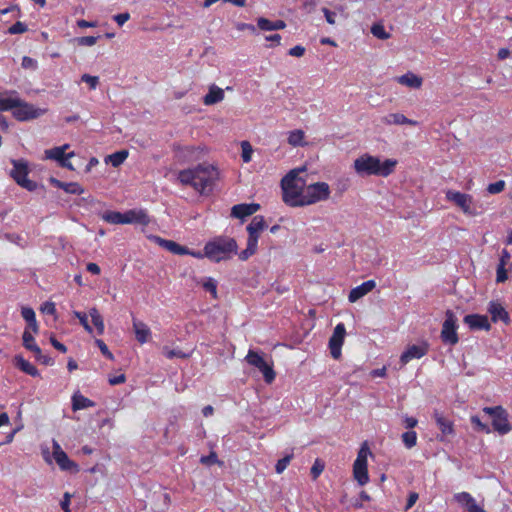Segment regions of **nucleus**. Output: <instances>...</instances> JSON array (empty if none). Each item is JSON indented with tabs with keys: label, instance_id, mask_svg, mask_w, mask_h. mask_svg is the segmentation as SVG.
I'll list each match as a JSON object with an SVG mask.
<instances>
[{
	"label": "nucleus",
	"instance_id": "60",
	"mask_svg": "<svg viewBox=\"0 0 512 512\" xmlns=\"http://www.w3.org/2000/svg\"><path fill=\"white\" fill-rule=\"evenodd\" d=\"M50 342H51L52 346L55 349H57L58 351H60L61 353L67 352V347L63 343L59 342L56 338L51 337Z\"/></svg>",
	"mask_w": 512,
	"mask_h": 512
},
{
	"label": "nucleus",
	"instance_id": "9",
	"mask_svg": "<svg viewBox=\"0 0 512 512\" xmlns=\"http://www.w3.org/2000/svg\"><path fill=\"white\" fill-rule=\"evenodd\" d=\"M19 106L12 111L13 117L20 122L37 119L47 112V109L37 108L33 104L18 98Z\"/></svg>",
	"mask_w": 512,
	"mask_h": 512
},
{
	"label": "nucleus",
	"instance_id": "21",
	"mask_svg": "<svg viewBox=\"0 0 512 512\" xmlns=\"http://www.w3.org/2000/svg\"><path fill=\"white\" fill-rule=\"evenodd\" d=\"M204 255L210 260L219 262L224 259V244L209 242L204 247Z\"/></svg>",
	"mask_w": 512,
	"mask_h": 512
},
{
	"label": "nucleus",
	"instance_id": "4",
	"mask_svg": "<svg viewBox=\"0 0 512 512\" xmlns=\"http://www.w3.org/2000/svg\"><path fill=\"white\" fill-rule=\"evenodd\" d=\"M267 228V223L263 216L258 215L253 217L247 226L248 239L246 248L239 253V258L242 261L247 260L250 256L254 255L257 251L258 239L261 233Z\"/></svg>",
	"mask_w": 512,
	"mask_h": 512
},
{
	"label": "nucleus",
	"instance_id": "48",
	"mask_svg": "<svg viewBox=\"0 0 512 512\" xmlns=\"http://www.w3.org/2000/svg\"><path fill=\"white\" fill-rule=\"evenodd\" d=\"M21 315L23 319L27 322V324L34 322V320H36L35 312L31 307H22Z\"/></svg>",
	"mask_w": 512,
	"mask_h": 512
},
{
	"label": "nucleus",
	"instance_id": "27",
	"mask_svg": "<svg viewBox=\"0 0 512 512\" xmlns=\"http://www.w3.org/2000/svg\"><path fill=\"white\" fill-rule=\"evenodd\" d=\"M133 330L135 332V337L140 344L148 342L151 336V331L144 322L134 319Z\"/></svg>",
	"mask_w": 512,
	"mask_h": 512
},
{
	"label": "nucleus",
	"instance_id": "44",
	"mask_svg": "<svg viewBox=\"0 0 512 512\" xmlns=\"http://www.w3.org/2000/svg\"><path fill=\"white\" fill-rule=\"evenodd\" d=\"M73 314L79 320L80 324L83 326V328L87 332H89V333L93 332V329L88 322L87 315L84 312L74 311Z\"/></svg>",
	"mask_w": 512,
	"mask_h": 512
},
{
	"label": "nucleus",
	"instance_id": "45",
	"mask_svg": "<svg viewBox=\"0 0 512 512\" xmlns=\"http://www.w3.org/2000/svg\"><path fill=\"white\" fill-rule=\"evenodd\" d=\"M506 183L504 180H499L495 183H491L487 186V191L490 194L501 193L505 189Z\"/></svg>",
	"mask_w": 512,
	"mask_h": 512
},
{
	"label": "nucleus",
	"instance_id": "51",
	"mask_svg": "<svg viewBox=\"0 0 512 512\" xmlns=\"http://www.w3.org/2000/svg\"><path fill=\"white\" fill-rule=\"evenodd\" d=\"M237 243L234 239L226 241V258L237 254Z\"/></svg>",
	"mask_w": 512,
	"mask_h": 512
},
{
	"label": "nucleus",
	"instance_id": "56",
	"mask_svg": "<svg viewBox=\"0 0 512 512\" xmlns=\"http://www.w3.org/2000/svg\"><path fill=\"white\" fill-rule=\"evenodd\" d=\"M257 25L258 27L261 29V30H264V31H273V22L266 19V18H259L257 20Z\"/></svg>",
	"mask_w": 512,
	"mask_h": 512
},
{
	"label": "nucleus",
	"instance_id": "33",
	"mask_svg": "<svg viewBox=\"0 0 512 512\" xmlns=\"http://www.w3.org/2000/svg\"><path fill=\"white\" fill-rule=\"evenodd\" d=\"M224 97V91L217 87L211 86L209 92L204 96L203 102L205 105H212L217 102H220Z\"/></svg>",
	"mask_w": 512,
	"mask_h": 512
},
{
	"label": "nucleus",
	"instance_id": "42",
	"mask_svg": "<svg viewBox=\"0 0 512 512\" xmlns=\"http://www.w3.org/2000/svg\"><path fill=\"white\" fill-rule=\"evenodd\" d=\"M203 288L209 292L213 298H217V282L213 278H207L203 282Z\"/></svg>",
	"mask_w": 512,
	"mask_h": 512
},
{
	"label": "nucleus",
	"instance_id": "43",
	"mask_svg": "<svg viewBox=\"0 0 512 512\" xmlns=\"http://www.w3.org/2000/svg\"><path fill=\"white\" fill-rule=\"evenodd\" d=\"M293 458V454L286 455L282 459H279L275 465V470L278 474H281L284 472V470L289 465L290 461Z\"/></svg>",
	"mask_w": 512,
	"mask_h": 512
},
{
	"label": "nucleus",
	"instance_id": "1",
	"mask_svg": "<svg viewBox=\"0 0 512 512\" xmlns=\"http://www.w3.org/2000/svg\"><path fill=\"white\" fill-rule=\"evenodd\" d=\"M218 175V170L212 164L202 163L194 168L179 171L177 179L183 186H191L200 194H208Z\"/></svg>",
	"mask_w": 512,
	"mask_h": 512
},
{
	"label": "nucleus",
	"instance_id": "20",
	"mask_svg": "<svg viewBox=\"0 0 512 512\" xmlns=\"http://www.w3.org/2000/svg\"><path fill=\"white\" fill-rule=\"evenodd\" d=\"M260 209V205L256 203L238 204L232 207L231 216L239 219H244L253 215Z\"/></svg>",
	"mask_w": 512,
	"mask_h": 512
},
{
	"label": "nucleus",
	"instance_id": "8",
	"mask_svg": "<svg viewBox=\"0 0 512 512\" xmlns=\"http://www.w3.org/2000/svg\"><path fill=\"white\" fill-rule=\"evenodd\" d=\"M245 359L249 365L256 367L263 374L266 383L270 384L274 381L276 373L273 370V364L268 363L261 354L250 350Z\"/></svg>",
	"mask_w": 512,
	"mask_h": 512
},
{
	"label": "nucleus",
	"instance_id": "39",
	"mask_svg": "<svg viewBox=\"0 0 512 512\" xmlns=\"http://www.w3.org/2000/svg\"><path fill=\"white\" fill-rule=\"evenodd\" d=\"M371 33L378 39L386 40V39L390 38V34L388 32H386V30L382 24H374L371 27Z\"/></svg>",
	"mask_w": 512,
	"mask_h": 512
},
{
	"label": "nucleus",
	"instance_id": "41",
	"mask_svg": "<svg viewBox=\"0 0 512 512\" xmlns=\"http://www.w3.org/2000/svg\"><path fill=\"white\" fill-rule=\"evenodd\" d=\"M241 149H242V159L245 163H248L251 161L253 148L251 144L248 141H242L241 142Z\"/></svg>",
	"mask_w": 512,
	"mask_h": 512
},
{
	"label": "nucleus",
	"instance_id": "18",
	"mask_svg": "<svg viewBox=\"0 0 512 512\" xmlns=\"http://www.w3.org/2000/svg\"><path fill=\"white\" fill-rule=\"evenodd\" d=\"M488 312L491 315V319L493 322L502 321L505 324H509L510 317L508 312L505 310V308L502 306L501 303L497 301H491L487 308Z\"/></svg>",
	"mask_w": 512,
	"mask_h": 512
},
{
	"label": "nucleus",
	"instance_id": "3",
	"mask_svg": "<svg viewBox=\"0 0 512 512\" xmlns=\"http://www.w3.org/2000/svg\"><path fill=\"white\" fill-rule=\"evenodd\" d=\"M305 170V167L292 169L281 179L282 200L290 207H302L306 180L300 173Z\"/></svg>",
	"mask_w": 512,
	"mask_h": 512
},
{
	"label": "nucleus",
	"instance_id": "25",
	"mask_svg": "<svg viewBox=\"0 0 512 512\" xmlns=\"http://www.w3.org/2000/svg\"><path fill=\"white\" fill-rule=\"evenodd\" d=\"M382 122L386 125H411L416 126L418 122L415 120L408 119L402 113H391L382 118Z\"/></svg>",
	"mask_w": 512,
	"mask_h": 512
},
{
	"label": "nucleus",
	"instance_id": "11",
	"mask_svg": "<svg viewBox=\"0 0 512 512\" xmlns=\"http://www.w3.org/2000/svg\"><path fill=\"white\" fill-rule=\"evenodd\" d=\"M446 199L460 208L464 214L475 215L472 209L473 198L471 195L455 190L445 192Z\"/></svg>",
	"mask_w": 512,
	"mask_h": 512
},
{
	"label": "nucleus",
	"instance_id": "19",
	"mask_svg": "<svg viewBox=\"0 0 512 512\" xmlns=\"http://www.w3.org/2000/svg\"><path fill=\"white\" fill-rule=\"evenodd\" d=\"M376 286L374 280H368L363 282L361 285L353 288L348 296V299L351 303H354L371 292Z\"/></svg>",
	"mask_w": 512,
	"mask_h": 512
},
{
	"label": "nucleus",
	"instance_id": "13",
	"mask_svg": "<svg viewBox=\"0 0 512 512\" xmlns=\"http://www.w3.org/2000/svg\"><path fill=\"white\" fill-rule=\"evenodd\" d=\"M346 336V329L343 323H339L334 328L333 334L329 339V349L331 356L334 359H339L341 357V348L344 343V339Z\"/></svg>",
	"mask_w": 512,
	"mask_h": 512
},
{
	"label": "nucleus",
	"instance_id": "37",
	"mask_svg": "<svg viewBox=\"0 0 512 512\" xmlns=\"http://www.w3.org/2000/svg\"><path fill=\"white\" fill-rule=\"evenodd\" d=\"M127 157L128 151L120 150L111 155H108V157L106 158V162L111 163L113 167H118L127 159Z\"/></svg>",
	"mask_w": 512,
	"mask_h": 512
},
{
	"label": "nucleus",
	"instance_id": "26",
	"mask_svg": "<svg viewBox=\"0 0 512 512\" xmlns=\"http://www.w3.org/2000/svg\"><path fill=\"white\" fill-rule=\"evenodd\" d=\"M510 259V253L506 249H503L501 251L500 261L496 273V281L498 283H503L508 279L507 270L505 269V266L509 263Z\"/></svg>",
	"mask_w": 512,
	"mask_h": 512
},
{
	"label": "nucleus",
	"instance_id": "64",
	"mask_svg": "<svg viewBox=\"0 0 512 512\" xmlns=\"http://www.w3.org/2000/svg\"><path fill=\"white\" fill-rule=\"evenodd\" d=\"M126 380V377L124 374H120V375H117V376H113V377H110L109 378V384L114 386V385H118V384H122L124 383Z\"/></svg>",
	"mask_w": 512,
	"mask_h": 512
},
{
	"label": "nucleus",
	"instance_id": "58",
	"mask_svg": "<svg viewBox=\"0 0 512 512\" xmlns=\"http://www.w3.org/2000/svg\"><path fill=\"white\" fill-rule=\"evenodd\" d=\"M129 19L130 14L128 12L120 13L114 16V20L119 26L124 25Z\"/></svg>",
	"mask_w": 512,
	"mask_h": 512
},
{
	"label": "nucleus",
	"instance_id": "28",
	"mask_svg": "<svg viewBox=\"0 0 512 512\" xmlns=\"http://www.w3.org/2000/svg\"><path fill=\"white\" fill-rule=\"evenodd\" d=\"M158 244L169 252L176 255H186L189 252V248L182 246L175 241L157 238Z\"/></svg>",
	"mask_w": 512,
	"mask_h": 512
},
{
	"label": "nucleus",
	"instance_id": "30",
	"mask_svg": "<svg viewBox=\"0 0 512 512\" xmlns=\"http://www.w3.org/2000/svg\"><path fill=\"white\" fill-rule=\"evenodd\" d=\"M52 183L68 194L81 195L84 193V189L77 182H62L57 179H52Z\"/></svg>",
	"mask_w": 512,
	"mask_h": 512
},
{
	"label": "nucleus",
	"instance_id": "47",
	"mask_svg": "<svg viewBox=\"0 0 512 512\" xmlns=\"http://www.w3.org/2000/svg\"><path fill=\"white\" fill-rule=\"evenodd\" d=\"M27 31V25L23 22L17 21L12 26L9 27L8 33L9 34H21Z\"/></svg>",
	"mask_w": 512,
	"mask_h": 512
},
{
	"label": "nucleus",
	"instance_id": "22",
	"mask_svg": "<svg viewBox=\"0 0 512 512\" xmlns=\"http://www.w3.org/2000/svg\"><path fill=\"white\" fill-rule=\"evenodd\" d=\"M396 81L399 84L404 85L409 88H412V89H420L423 84L422 77L416 75L413 72H407V73L397 77Z\"/></svg>",
	"mask_w": 512,
	"mask_h": 512
},
{
	"label": "nucleus",
	"instance_id": "2",
	"mask_svg": "<svg viewBox=\"0 0 512 512\" xmlns=\"http://www.w3.org/2000/svg\"><path fill=\"white\" fill-rule=\"evenodd\" d=\"M398 164L396 159H384L364 153L353 162L355 172L360 176H378L386 178L390 176Z\"/></svg>",
	"mask_w": 512,
	"mask_h": 512
},
{
	"label": "nucleus",
	"instance_id": "53",
	"mask_svg": "<svg viewBox=\"0 0 512 512\" xmlns=\"http://www.w3.org/2000/svg\"><path fill=\"white\" fill-rule=\"evenodd\" d=\"M95 343L105 357H107L110 360L113 359V354L109 351L107 345L102 339H96Z\"/></svg>",
	"mask_w": 512,
	"mask_h": 512
},
{
	"label": "nucleus",
	"instance_id": "14",
	"mask_svg": "<svg viewBox=\"0 0 512 512\" xmlns=\"http://www.w3.org/2000/svg\"><path fill=\"white\" fill-rule=\"evenodd\" d=\"M53 457L58 464V466L64 471H75L78 472V465L69 459L66 452L62 450L60 445L57 442L53 444Z\"/></svg>",
	"mask_w": 512,
	"mask_h": 512
},
{
	"label": "nucleus",
	"instance_id": "24",
	"mask_svg": "<svg viewBox=\"0 0 512 512\" xmlns=\"http://www.w3.org/2000/svg\"><path fill=\"white\" fill-rule=\"evenodd\" d=\"M434 419L443 436L454 435V425L451 420L438 411L434 412Z\"/></svg>",
	"mask_w": 512,
	"mask_h": 512
},
{
	"label": "nucleus",
	"instance_id": "7",
	"mask_svg": "<svg viewBox=\"0 0 512 512\" xmlns=\"http://www.w3.org/2000/svg\"><path fill=\"white\" fill-rule=\"evenodd\" d=\"M371 451L367 443H363L360 447L357 458L353 464V476L359 485L363 486L369 482L367 458Z\"/></svg>",
	"mask_w": 512,
	"mask_h": 512
},
{
	"label": "nucleus",
	"instance_id": "52",
	"mask_svg": "<svg viewBox=\"0 0 512 512\" xmlns=\"http://www.w3.org/2000/svg\"><path fill=\"white\" fill-rule=\"evenodd\" d=\"M324 470V463L320 461L319 459H316L312 468H311V474L314 479H316Z\"/></svg>",
	"mask_w": 512,
	"mask_h": 512
},
{
	"label": "nucleus",
	"instance_id": "35",
	"mask_svg": "<svg viewBox=\"0 0 512 512\" xmlns=\"http://www.w3.org/2000/svg\"><path fill=\"white\" fill-rule=\"evenodd\" d=\"M89 315L92 319V323L97 330L98 335H102L104 333L105 325L104 320L101 314L99 313L96 307H93L89 310Z\"/></svg>",
	"mask_w": 512,
	"mask_h": 512
},
{
	"label": "nucleus",
	"instance_id": "59",
	"mask_svg": "<svg viewBox=\"0 0 512 512\" xmlns=\"http://www.w3.org/2000/svg\"><path fill=\"white\" fill-rule=\"evenodd\" d=\"M304 52H305V48L297 45L289 50V55L293 56V57H301L304 55Z\"/></svg>",
	"mask_w": 512,
	"mask_h": 512
},
{
	"label": "nucleus",
	"instance_id": "17",
	"mask_svg": "<svg viewBox=\"0 0 512 512\" xmlns=\"http://www.w3.org/2000/svg\"><path fill=\"white\" fill-rule=\"evenodd\" d=\"M464 322L469 326L472 330H485L489 331L491 325L487 316L479 315V314H470L464 317Z\"/></svg>",
	"mask_w": 512,
	"mask_h": 512
},
{
	"label": "nucleus",
	"instance_id": "40",
	"mask_svg": "<svg viewBox=\"0 0 512 512\" xmlns=\"http://www.w3.org/2000/svg\"><path fill=\"white\" fill-rule=\"evenodd\" d=\"M23 340V346L27 350H31L37 343L35 341L34 336L31 334V332L28 329H25L22 335Z\"/></svg>",
	"mask_w": 512,
	"mask_h": 512
},
{
	"label": "nucleus",
	"instance_id": "6",
	"mask_svg": "<svg viewBox=\"0 0 512 512\" xmlns=\"http://www.w3.org/2000/svg\"><path fill=\"white\" fill-rule=\"evenodd\" d=\"M11 163L13 169L10 171L11 178L22 188L28 191H34L37 188V183L28 179L29 167L24 159H12Z\"/></svg>",
	"mask_w": 512,
	"mask_h": 512
},
{
	"label": "nucleus",
	"instance_id": "5",
	"mask_svg": "<svg viewBox=\"0 0 512 512\" xmlns=\"http://www.w3.org/2000/svg\"><path fill=\"white\" fill-rule=\"evenodd\" d=\"M330 194V186L326 182H316L309 185L306 184L302 207L327 201L330 198Z\"/></svg>",
	"mask_w": 512,
	"mask_h": 512
},
{
	"label": "nucleus",
	"instance_id": "29",
	"mask_svg": "<svg viewBox=\"0 0 512 512\" xmlns=\"http://www.w3.org/2000/svg\"><path fill=\"white\" fill-rule=\"evenodd\" d=\"M95 406V402L85 397L84 395L76 392L72 396V410L78 411Z\"/></svg>",
	"mask_w": 512,
	"mask_h": 512
},
{
	"label": "nucleus",
	"instance_id": "63",
	"mask_svg": "<svg viewBox=\"0 0 512 512\" xmlns=\"http://www.w3.org/2000/svg\"><path fill=\"white\" fill-rule=\"evenodd\" d=\"M504 408L502 406H496V407H485L483 411L486 414L491 415L493 418L498 414L501 413Z\"/></svg>",
	"mask_w": 512,
	"mask_h": 512
},
{
	"label": "nucleus",
	"instance_id": "16",
	"mask_svg": "<svg viewBox=\"0 0 512 512\" xmlns=\"http://www.w3.org/2000/svg\"><path fill=\"white\" fill-rule=\"evenodd\" d=\"M149 223V215L144 209H130L124 212V224H140L147 226Z\"/></svg>",
	"mask_w": 512,
	"mask_h": 512
},
{
	"label": "nucleus",
	"instance_id": "32",
	"mask_svg": "<svg viewBox=\"0 0 512 512\" xmlns=\"http://www.w3.org/2000/svg\"><path fill=\"white\" fill-rule=\"evenodd\" d=\"M15 364H16L17 368H19L24 373H26L32 377L39 376L38 369L34 365H32L29 361L24 359L22 356H20V355L15 356Z\"/></svg>",
	"mask_w": 512,
	"mask_h": 512
},
{
	"label": "nucleus",
	"instance_id": "50",
	"mask_svg": "<svg viewBox=\"0 0 512 512\" xmlns=\"http://www.w3.org/2000/svg\"><path fill=\"white\" fill-rule=\"evenodd\" d=\"M98 37L95 36H83L76 39L80 46H93L97 43Z\"/></svg>",
	"mask_w": 512,
	"mask_h": 512
},
{
	"label": "nucleus",
	"instance_id": "12",
	"mask_svg": "<svg viewBox=\"0 0 512 512\" xmlns=\"http://www.w3.org/2000/svg\"><path fill=\"white\" fill-rule=\"evenodd\" d=\"M69 148V144H64L59 147H54L52 149H48L45 151V156L47 159L55 160L59 163V165L63 168H67L69 170H74L72 163L70 162V158H72L75 153L69 152L65 153V150Z\"/></svg>",
	"mask_w": 512,
	"mask_h": 512
},
{
	"label": "nucleus",
	"instance_id": "15",
	"mask_svg": "<svg viewBox=\"0 0 512 512\" xmlns=\"http://www.w3.org/2000/svg\"><path fill=\"white\" fill-rule=\"evenodd\" d=\"M429 345L427 342H422L419 345H411L400 356V362L404 366L413 359H420L427 354Z\"/></svg>",
	"mask_w": 512,
	"mask_h": 512
},
{
	"label": "nucleus",
	"instance_id": "57",
	"mask_svg": "<svg viewBox=\"0 0 512 512\" xmlns=\"http://www.w3.org/2000/svg\"><path fill=\"white\" fill-rule=\"evenodd\" d=\"M322 12L326 18V21L330 24V25H334L336 23V13L333 12V11H330L328 8H322Z\"/></svg>",
	"mask_w": 512,
	"mask_h": 512
},
{
	"label": "nucleus",
	"instance_id": "54",
	"mask_svg": "<svg viewBox=\"0 0 512 512\" xmlns=\"http://www.w3.org/2000/svg\"><path fill=\"white\" fill-rule=\"evenodd\" d=\"M40 310L48 315H54L56 313V306L54 302L46 301L41 305Z\"/></svg>",
	"mask_w": 512,
	"mask_h": 512
},
{
	"label": "nucleus",
	"instance_id": "38",
	"mask_svg": "<svg viewBox=\"0 0 512 512\" xmlns=\"http://www.w3.org/2000/svg\"><path fill=\"white\" fill-rule=\"evenodd\" d=\"M401 438L407 449H411L417 444V434L415 431H407L402 434Z\"/></svg>",
	"mask_w": 512,
	"mask_h": 512
},
{
	"label": "nucleus",
	"instance_id": "49",
	"mask_svg": "<svg viewBox=\"0 0 512 512\" xmlns=\"http://www.w3.org/2000/svg\"><path fill=\"white\" fill-rule=\"evenodd\" d=\"M81 81L85 82L89 85L90 89H96L99 84V78L97 76H92L89 74H83L81 77Z\"/></svg>",
	"mask_w": 512,
	"mask_h": 512
},
{
	"label": "nucleus",
	"instance_id": "34",
	"mask_svg": "<svg viewBox=\"0 0 512 512\" xmlns=\"http://www.w3.org/2000/svg\"><path fill=\"white\" fill-rule=\"evenodd\" d=\"M11 95H15V97H6V98H0V112L15 110L16 106H19L18 103V96L16 91H11Z\"/></svg>",
	"mask_w": 512,
	"mask_h": 512
},
{
	"label": "nucleus",
	"instance_id": "46",
	"mask_svg": "<svg viewBox=\"0 0 512 512\" xmlns=\"http://www.w3.org/2000/svg\"><path fill=\"white\" fill-rule=\"evenodd\" d=\"M163 354L167 359H173V358H187L189 357L188 354L182 352V351H176L175 349H168L165 347L163 349Z\"/></svg>",
	"mask_w": 512,
	"mask_h": 512
},
{
	"label": "nucleus",
	"instance_id": "36",
	"mask_svg": "<svg viewBox=\"0 0 512 512\" xmlns=\"http://www.w3.org/2000/svg\"><path fill=\"white\" fill-rule=\"evenodd\" d=\"M101 218L110 224H124V213L118 211H106Z\"/></svg>",
	"mask_w": 512,
	"mask_h": 512
},
{
	"label": "nucleus",
	"instance_id": "62",
	"mask_svg": "<svg viewBox=\"0 0 512 512\" xmlns=\"http://www.w3.org/2000/svg\"><path fill=\"white\" fill-rule=\"evenodd\" d=\"M70 499H71V495L68 492H66L64 494L63 500L60 503L61 508L64 510V512H70V508H69Z\"/></svg>",
	"mask_w": 512,
	"mask_h": 512
},
{
	"label": "nucleus",
	"instance_id": "31",
	"mask_svg": "<svg viewBox=\"0 0 512 512\" xmlns=\"http://www.w3.org/2000/svg\"><path fill=\"white\" fill-rule=\"evenodd\" d=\"M287 142L292 147H303L307 145L305 132L302 129H295L288 132Z\"/></svg>",
	"mask_w": 512,
	"mask_h": 512
},
{
	"label": "nucleus",
	"instance_id": "61",
	"mask_svg": "<svg viewBox=\"0 0 512 512\" xmlns=\"http://www.w3.org/2000/svg\"><path fill=\"white\" fill-rule=\"evenodd\" d=\"M471 422H472V424H474L481 431L489 432V429H488L487 425L483 424L479 417L472 416L471 417Z\"/></svg>",
	"mask_w": 512,
	"mask_h": 512
},
{
	"label": "nucleus",
	"instance_id": "23",
	"mask_svg": "<svg viewBox=\"0 0 512 512\" xmlns=\"http://www.w3.org/2000/svg\"><path fill=\"white\" fill-rule=\"evenodd\" d=\"M492 426L494 430L499 432L500 434H506L510 432L511 425L508 421V415L505 409H503L501 413H498L493 418Z\"/></svg>",
	"mask_w": 512,
	"mask_h": 512
},
{
	"label": "nucleus",
	"instance_id": "10",
	"mask_svg": "<svg viewBox=\"0 0 512 512\" xmlns=\"http://www.w3.org/2000/svg\"><path fill=\"white\" fill-rule=\"evenodd\" d=\"M446 318L442 325L441 339L444 343L455 345L459 338L457 335V318L451 310H447Z\"/></svg>",
	"mask_w": 512,
	"mask_h": 512
},
{
	"label": "nucleus",
	"instance_id": "55",
	"mask_svg": "<svg viewBox=\"0 0 512 512\" xmlns=\"http://www.w3.org/2000/svg\"><path fill=\"white\" fill-rule=\"evenodd\" d=\"M21 65L24 69L35 70L37 68V61L29 56H24Z\"/></svg>",
	"mask_w": 512,
	"mask_h": 512
}]
</instances>
